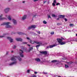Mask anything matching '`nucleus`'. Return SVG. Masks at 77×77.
Wrapping results in <instances>:
<instances>
[{
	"mask_svg": "<svg viewBox=\"0 0 77 77\" xmlns=\"http://www.w3.org/2000/svg\"><path fill=\"white\" fill-rule=\"evenodd\" d=\"M36 75H34V74H33L32 75V76L31 77H36Z\"/></svg>",
	"mask_w": 77,
	"mask_h": 77,
	"instance_id": "nucleus-22",
	"label": "nucleus"
},
{
	"mask_svg": "<svg viewBox=\"0 0 77 77\" xmlns=\"http://www.w3.org/2000/svg\"><path fill=\"white\" fill-rule=\"evenodd\" d=\"M13 21L14 24H17V21L15 20L14 19H13Z\"/></svg>",
	"mask_w": 77,
	"mask_h": 77,
	"instance_id": "nucleus-17",
	"label": "nucleus"
},
{
	"mask_svg": "<svg viewBox=\"0 0 77 77\" xmlns=\"http://www.w3.org/2000/svg\"><path fill=\"white\" fill-rule=\"evenodd\" d=\"M28 45L29 46V47H30V45Z\"/></svg>",
	"mask_w": 77,
	"mask_h": 77,
	"instance_id": "nucleus-46",
	"label": "nucleus"
},
{
	"mask_svg": "<svg viewBox=\"0 0 77 77\" xmlns=\"http://www.w3.org/2000/svg\"><path fill=\"white\" fill-rule=\"evenodd\" d=\"M38 1V0H34V2H36Z\"/></svg>",
	"mask_w": 77,
	"mask_h": 77,
	"instance_id": "nucleus-39",
	"label": "nucleus"
},
{
	"mask_svg": "<svg viewBox=\"0 0 77 77\" xmlns=\"http://www.w3.org/2000/svg\"><path fill=\"white\" fill-rule=\"evenodd\" d=\"M4 35H6V34H4L3 35L0 36V38H3V37H5V36H4Z\"/></svg>",
	"mask_w": 77,
	"mask_h": 77,
	"instance_id": "nucleus-24",
	"label": "nucleus"
},
{
	"mask_svg": "<svg viewBox=\"0 0 77 77\" xmlns=\"http://www.w3.org/2000/svg\"><path fill=\"white\" fill-rule=\"evenodd\" d=\"M40 53H42V54H44L46 55L47 54V51L41 52Z\"/></svg>",
	"mask_w": 77,
	"mask_h": 77,
	"instance_id": "nucleus-11",
	"label": "nucleus"
},
{
	"mask_svg": "<svg viewBox=\"0 0 77 77\" xmlns=\"http://www.w3.org/2000/svg\"><path fill=\"white\" fill-rule=\"evenodd\" d=\"M55 4H56V0H54L53 3H52V6H56Z\"/></svg>",
	"mask_w": 77,
	"mask_h": 77,
	"instance_id": "nucleus-8",
	"label": "nucleus"
},
{
	"mask_svg": "<svg viewBox=\"0 0 77 77\" xmlns=\"http://www.w3.org/2000/svg\"><path fill=\"white\" fill-rule=\"evenodd\" d=\"M13 51H11V53H13Z\"/></svg>",
	"mask_w": 77,
	"mask_h": 77,
	"instance_id": "nucleus-45",
	"label": "nucleus"
},
{
	"mask_svg": "<svg viewBox=\"0 0 77 77\" xmlns=\"http://www.w3.org/2000/svg\"><path fill=\"white\" fill-rule=\"evenodd\" d=\"M48 18H51V17H50V15H48Z\"/></svg>",
	"mask_w": 77,
	"mask_h": 77,
	"instance_id": "nucleus-28",
	"label": "nucleus"
},
{
	"mask_svg": "<svg viewBox=\"0 0 77 77\" xmlns=\"http://www.w3.org/2000/svg\"><path fill=\"white\" fill-rule=\"evenodd\" d=\"M60 5V3H57L56 5V6H58V5Z\"/></svg>",
	"mask_w": 77,
	"mask_h": 77,
	"instance_id": "nucleus-31",
	"label": "nucleus"
},
{
	"mask_svg": "<svg viewBox=\"0 0 77 77\" xmlns=\"http://www.w3.org/2000/svg\"><path fill=\"white\" fill-rule=\"evenodd\" d=\"M21 49H22V50H20L19 54L21 57H24V55H23V51L24 50V48L23 46H22L21 47Z\"/></svg>",
	"mask_w": 77,
	"mask_h": 77,
	"instance_id": "nucleus-1",
	"label": "nucleus"
},
{
	"mask_svg": "<svg viewBox=\"0 0 77 77\" xmlns=\"http://www.w3.org/2000/svg\"><path fill=\"white\" fill-rule=\"evenodd\" d=\"M7 39L10 40V42H13V39H12L11 38L7 37Z\"/></svg>",
	"mask_w": 77,
	"mask_h": 77,
	"instance_id": "nucleus-9",
	"label": "nucleus"
},
{
	"mask_svg": "<svg viewBox=\"0 0 77 77\" xmlns=\"http://www.w3.org/2000/svg\"><path fill=\"white\" fill-rule=\"evenodd\" d=\"M62 39H64V38H62Z\"/></svg>",
	"mask_w": 77,
	"mask_h": 77,
	"instance_id": "nucleus-47",
	"label": "nucleus"
},
{
	"mask_svg": "<svg viewBox=\"0 0 77 77\" xmlns=\"http://www.w3.org/2000/svg\"><path fill=\"white\" fill-rule=\"evenodd\" d=\"M65 68H68V67H69V66H68L66 64H65Z\"/></svg>",
	"mask_w": 77,
	"mask_h": 77,
	"instance_id": "nucleus-26",
	"label": "nucleus"
},
{
	"mask_svg": "<svg viewBox=\"0 0 77 77\" xmlns=\"http://www.w3.org/2000/svg\"><path fill=\"white\" fill-rule=\"evenodd\" d=\"M52 17H56V15L54 14H52Z\"/></svg>",
	"mask_w": 77,
	"mask_h": 77,
	"instance_id": "nucleus-23",
	"label": "nucleus"
},
{
	"mask_svg": "<svg viewBox=\"0 0 77 77\" xmlns=\"http://www.w3.org/2000/svg\"><path fill=\"white\" fill-rule=\"evenodd\" d=\"M16 48V46H14V47H13V48Z\"/></svg>",
	"mask_w": 77,
	"mask_h": 77,
	"instance_id": "nucleus-37",
	"label": "nucleus"
},
{
	"mask_svg": "<svg viewBox=\"0 0 77 77\" xmlns=\"http://www.w3.org/2000/svg\"><path fill=\"white\" fill-rule=\"evenodd\" d=\"M16 40L17 41H22V39L20 38H16Z\"/></svg>",
	"mask_w": 77,
	"mask_h": 77,
	"instance_id": "nucleus-10",
	"label": "nucleus"
},
{
	"mask_svg": "<svg viewBox=\"0 0 77 77\" xmlns=\"http://www.w3.org/2000/svg\"><path fill=\"white\" fill-rule=\"evenodd\" d=\"M51 35H54V32H52L51 33Z\"/></svg>",
	"mask_w": 77,
	"mask_h": 77,
	"instance_id": "nucleus-33",
	"label": "nucleus"
},
{
	"mask_svg": "<svg viewBox=\"0 0 77 77\" xmlns=\"http://www.w3.org/2000/svg\"><path fill=\"white\" fill-rule=\"evenodd\" d=\"M59 18H65V15H60L59 16Z\"/></svg>",
	"mask_w": 77,
	"mask_h": 77,
	"instance_id": "nucleus-12",
	"label": "nucleus"
},
{
	"mask_svg": "<svg viewBox=\"0 0 77 77\" xmlns=\"http://www.w3.org/2000/svg\"><path fill=\"white\" fill-rule=\"evenodd\" d=\"M2 14L1 16H0V20H3L6 19L5 17L2 18Z\"/></svg>",
	"mask_w": 77,
	"mask_h": 77,
	"instance_id": "nucleus-16",
	"label": "nucleus"
},
{
	"mask_svg": "<svg viewBox=\"0 0 77 77\" xmlns=\"http://www.w3.org/2000/svg\"><path fill=\"white\" fill-rule=\"evenodd\" d=\"M74 26V24L72 23L70 24L69 25V26H70V27H71V26Z\"/></svg>",
	"mask_w": 77,
	"mask_h": 77,
	"instance_id": "nucleus-27",
	"label": "nucleus"
},
{
	"mask_svg": "<svg viewBox=\"0 0 77 77\" xmlns=\"http://www.w3.org/2000/svg\"><path fill=\"white\" fill-rule=\"evenodd\" d=\"M57 62V60H52V61H51V62H52V63H54V62Z\"/></svg>",
	"mask_w": 77,
	"mask_h": 77,
	"instance_id": "nucleus-21",
	"label": "nucleus"
},
{
	"mask_svg": "<svg viewBox=\"0 0 77 77\" xmlns=\"http://www.w3.org/2000/svg\"><path fill=\"white\" fill-rule=\"evenodd\" d=\"M18 33L19 35H22V33H21V32H19Z\"/></svg>",
	"mask_w": 77,
	"mask_h": 77,
	"instance_id": "nucleus-29",
	"label": "nucleus"
},
{
	"mask_svg": "<svg viewBox=\"0 0 77 77\" xmlns=\"http://www.w3.org/2000/svg\"><path fill=\"white\" fill-rule=\"evenodd\" d=\"M33 49V48H29V52H30V51L31 50H32Z\"/></svg>",
	"mask_w": 77,
	"mask_h": 77,
	"instance_id": "nucleus-30",
	"label": "nucleus"
},
{
	"mask_svg": "<svg viewBox=\"0 0 77 77\" xmlns=\"http://www.w3.org/2000/svg\"><path fill=\"white\" fill-rule=\"evenodd\" d=\"M26 39H29V37H27V38H26Z\"/></svg>",
	"mask_w": 77,
	"mask_h": 77,
	"instance_id": "nucleus-42",
	"label": "nucleus"
},
{
	"mask_svg": "<svg viewBox=\"0 0 77 77\" xmlns=\"http://www.w3.org/2000/svg\"><path fill=\"white\" fill-rule=\"evenodd\" d=\"M10 9L9 8H6L4 10V11L5 12H8L9 11V10Z\"/></svg>",
	"mask_w": 77,
	"mask_h": 77,
	"instance_id": "nucleus-14",
	"label": "nucleus"
},
{
	"mask_svg": "<svg viewBox=\"0 0 77 77\" xmlns=\"http://www.w3.org/2000/svg\"><path fill=\"white\" fill-rule=\"evenodd\" d=\"M56 46H57V44H54L53 45H50L49 46H48L47 47V48H53V47H55Z\"/></svg>",
	"mask_w": 77,
	"mask_h": 77,
	"instance_id": "nucleus-6",
	"label": "nucleus"
},
{
	"mask_svg": "<svg viewBox=\"0 0 77 77\" xmlns=\"http://www.w3.org/2000/svg\"><path fill=\"white\" fill-rule=\"evenodd\" d=\"M37 73H38V72H34V74H37Z\"/></svg>",
	"mask_w": 77,
	"mask_h": 77,
	"instance_id": "nucleus-38",
	"label": "nucleus"
},
{
	"mask_svg": "<svg viewBox=\"0 0 77 77\" xmlns=\"http://www.w3.org/2000/svg\"><path fill=\"white\" fill-rule=\"evenodd\" d=\"M34 42H35V43L37 44H42V42H39L36 41H35L34 42H33V41H31V44H33Z\"/></svg>",
	"mask_w": 77,
	"mask_h": 77,
	"instance_id": "nucleus-5",
	"label": "nucleus"
},
{
	"mask_svg": "<svg viewBox=\"0 0 77 77\" xmlns=\"http://www.w3.org/2000/svg\"><path fill=\"white\" fill-rule=\"evenodd\" d=\"M9 24H11L10 22H7V23H3L2 24V25H6V28H12V26L9 25Z\"/></svg>",
	"mask_w": 77,
	"mask_h": 77,
	"instance_id": "nucleus-3",
	"label": "nucleus"
},
{
	"mask_svg": "<svg viewBox=\"0 0 77 77\" xmlns=\"http://www.w3.org/2000/svg\"><path fill=\"white\" fill-rule=\"evenodd\" d=\"M17 61L15 62H13L12 63H10L9 64V65L10 66H12V65H14V64H16V63H17Z\"/></svg>",
	"mask_w": 77,
	"mask_h": 77,
	"instance_id": "nucleus-13",
	"label": "nucleus"
},
{
	"mask_svg": "<svg viewBox=\"0 0 77 77\" xmlns=\"http://www.w3.org/2000/svg\"><path fill=\"white\" fill-rule=\"evenodd\" d=\"M27 72H28V73H29V72H30V70H28L27 71Z\"/></svg>",
	"mask_w": 77,
	"mask_h": 77,
	"instance_id": "nucleus-36",
	"label": "nucleus"
},
{
	"mask_svg": "<svg viewBox=\"0 0 77 77\" xmlns=\"http://www.w3.org/2000/svg\"><path fill=\"white\" fill-rule=\"evenodd\" d=\"M57 19L59 20V18H57Z\"/></svg>",
	"mask_w": 77,
	"mask_h": 77,
	"instance_id": "nucleus-50",
	"label": "nucleus"
},
{
	"mask_svg": "<svg viewBox=\"0 0 77 77\" xmlns=\"http://www.w3.org/2000/svg\"><path fill=\"white\" fill-rule=\"evenodd\" d=\"M37 33H38L39 34H40V31H37Z\"/></svg>",
	"mask_w": 77,
	"mask_h": 77,
	"instance_id": "nucleus-34",
	"label": "nucleus"
},
{
	"mask_svg": "<svg viewBox=\"0 0 77 77\" xmlns=\"http://www.w3.org/2000/svg\"><path fill=\"white\" fill-rule=\"evenodd\" d=\"M18 58V60L20 61L21 60V58H20L19 57H17L14 56H13V57L11 58V60H14V61H15V60H16V58Z\"/></svg>",
	"mask_w": 77,
	"mask_h": 77,
	"instance_id": "nucleus-4",
	"label": "nucleus"
},
{
	"mask_svg": "<svg viewBox=\"0 0 77 77\" xmlns=\"http://www.w3.org/2000/svg\"><path fill=\"white\" fill-rule=\"evenodd\" d=\"M57 25H58V26H59V25H60V24L59 23H58L57 24Z\"/></svg>",
	"mask_w": 77,
	"mask_h": 77,
	"instance_id": "nucleus-40",
	"label": "nucleus"
},
{
	"mask_svg": "<svg viewBox=\"0 0 77 77\" xmlns=\"http://www.w3.org/2000/svg\"><path fill=\"white\" fill-rule=\"evenodd\" d=\"M27 43L26 42H23V44H27Z\"/></svg>",
	"mask_w": 77,
	"mask_h": 77,
	"instance_id": "nucleus-32",
	"label": "nucleus"
},
{
	"mask_svg": "<svg viewBox=\"0 0 77 77\" xmlns=\"http://www.w3.org/2000/svg\"><path fill=\"white\" fill-rule=\"evenodd\" d=\"M72 63H71L70 64H71Z\"/></svg>",
	"mask_w": 77,
	"mask_h": 77,
	"instance_id": "nucleus-51",
	"label": "nucleus"
},
{
	"mask_svg": "<svg viewBox=\"0 0 77 77\" xmlns=\"http://www.w3.org/2000/svg\"><path fill=\"white\" fill-rule=\"evenodd\" d=\"M42 44H40V45H36V47L37 48H38V47H39V46H40V45H42Z\"/></svg>",
	"mask_w": 77,
	"mask_h": 77,
	"instance_id": "nucleus-20",
	"label": "nucleus"
},
{
	"mask_svg": "<svg viewBox=\"0 0 77 77\" xmlns=\"http://www.w3.org/2000/svg\"><path fill=\"white\" fill-rule=\"evenodd\" d=\"M57 40L60 45H63L66 44V42H62V39L60 38H58L57 39Z\"/></svg>",
	"mask_w": 77,
	"mask_h": 77,
	"instance_id": "nucleus-2",
	"label": "nucleus"
},
{
	"mask_svg": "<svg viewBox=\"0 0 77 77\" xmlns=\"http://www.w3.org/2000/svg\"><path fill=\"white\" fill-rule=\"evenodd\" d=\"M26 17H27V16L26 15H25L22 18V20H25L26 18Z\"/></svg>",
	"mask_w": 77,
	"mask_h": 77,
	"instance_id": "nucleus-15",
	"label": "nucleus"
},
{
	"mask_svg": "<svg viewBox=\"0 0 77 77\" xmlns=\"http://www.w3.org/2000/svg\"><path fill=\"white\" fill-rule=\"evenodd\" d=\"M47 2L46 1H44L43 2V3H45V2Z\"/></svg>",
	"mask_w": 77,
	"mask_h": 77,
	"instance_id": "nucleus-41",
	"label": "nucleus"
},
{
	"mask_svg": "<svg viewBox=\"0 0 77 77\" xmlns=\"http://www.w3.org/2000/svg\"><path fill=\"white\" fill-rule=\"evenodd\" d=\"M76 36H77V34H76Z\"/></svg>",
	"mask_w": 77,
	"mask_h": 77,
	"instance_id": "nucleus-49",
	"label": "nucleus"
},
{
	"mask_svg": "<svg viewBox=\"0 0 77 77\" xmlns=\"http://www.w3.org/2000/svg\"><path fill=\"white\" fill-rule=\"evenodd\" d=\"M6 17H8V19L9 20H11V16H8H8H6Z\"/></svg>",
	"mask_w": 77,
	"mask_h": 77,
	"instance_id": "nucleus-18",
	"label": "nucleus"
},
{
	"mask_svg": "<svg viewBox=\"0 0 77 77\" xmlns=\"http://www.w3.org/2000/svg\"><path fill=\"white\" fill-rule=\"evenodd\" d=\"M25 2H24V1H23V3H25Z\"/></svg>",
	"mask_w": 77,
	"mask_h": 77,
	"instance_id": "nucleus-44",
	"label": "nucleus"
},
{
	"mask_svg": "<svg viewBox=\"0 0 77 77\" xmlns=\"http://www.w3.org/2000/svg\"><path fill=\"white\" fill-rule=\"evenodd\" d=\"M64 20H65V21H67V19H66L65 18H64Z\"/></svg>",
	"mask_w": 77,
	"mask_h": 77,
	"instance_id": "nucleus-35",
	"label": "nucleus"
},
{
	"mask_svg": "<svg viewBox=\"0 0 77 77\" xmlns=\"http://www.w3.org/2000/svg\"><path fill=\"white\" fill-rule=\"evenodd\" d=\"M35 60H36V61H37V62H40L41 60H40V59H39V58H37L35 59Z\"/></svg>",
	"mask_w": 77,
	"mask_h": 77,
	"instance_id": "nucleus-19",
	"label": "nucleus"
},
{
	"mask_svg": "<svg viewBox=\"0 0 77 77\" xmlns=\"http://www.w3.org/2000/svg\"><path fill=\"white\" fill-rule=\"evenodd\" d=\"M43 23H44V24H47V22L45 21V20H44L43 22Z\"/></svg>",
	"mask_w": 77,
	"mask_h": 77,
	"instance_id": "nucleus-25",
	"label": "nucleus"
},
{
	"mask_svg": "<svg viewBox=\"0 0 77 77\" xmlns=\"http://www.w3.org/2000/svg\"><path fill=\"white\" fill-rule=\"evenodd\" d=\"M36 26L35 25H31V26L29 27L28 28V30H30V29H32V28H36Z\"/></svg>",
	"mask_w": 77,
	"mask_h": 77,
	"instance_id": "nucleus-7",
	"label": "nucleus"
},
{
	"mask_svg": "<svg viewBox=\"0 0 77 77\" xmlns=\"http://www.w3.org/2000/svg\"><path fill=\"white\" fill-rule=\"evenodd\" d=\"M8 53H9V52H7V53H6L7 54H8Z\"/></svg>",
	"mask_w": 77,
	"mask_h": 77,
	"instance_id": "nucleus-43",
	"label": "nucleus"
},
{
	"mask_svg": "<svg viewBox=\"0 0 77 77\" xmlns=\"http://www.w3.org/2000/svg\"><path fill=\"white\" fill-rule=\"evenodd\" d=\"M35 16H36V15H34V16H33V17H35Z\"/></svg>",
	"mask_w": 77,
	"mask_h": 77,
	"instance_id": "nucleus-48",
	"label": "nucleus"
}]
</instances>
